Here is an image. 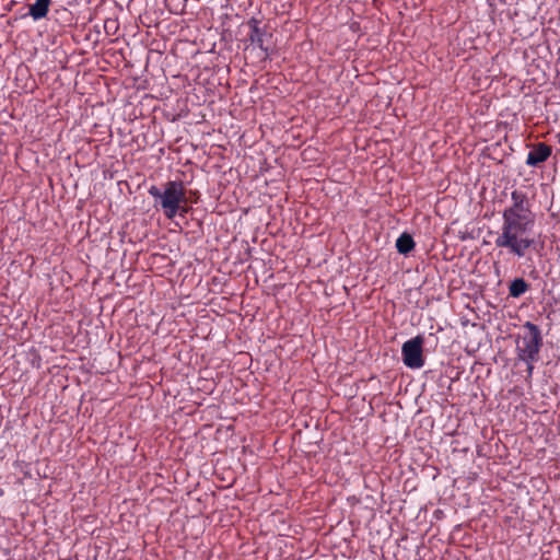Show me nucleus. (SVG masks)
Listing matches in <instances>:
<instances>
[{
  "label": "nucleus",
  "mask_w": 560,
  "mask_h": 560,
  "mask_svg": "<svg viewBox=\"0 0 560 560\" xmlns=\"http://www.w3.org/2000/svg\"><path fill=\"white\" fill-rule=\"evenodd\" d=\"M424 338L418 335L402 343L401 357L404 364L409 369H421L424 365L423 358Z\"/></svg>",
  "instance_id": "obj_4"
},
{
  "label": "nucleus",
  "mask_w": 560,
  "mask_h": 560,
  "mask_svg": "<svg viewBox=\"0 0 560 560\" xmlns=\"http://www.w3.org/2000/svg\"><path fill=\"white\" fill-rule=\"evenodd\" d=\"M189 211V207L187 206V203H180V210L178 212L179 215H185L186 213H188Z\"/></svg>",
  "instance_id": "obj_12"
},
{
  "label": "nucleus",
  "mask_w": 560,
  "mask_h": 560,
  "mask_svg": "<svg viewBox=\"0 0 560 560\" xmlns=\"http://www.w3.org/2000/svg\"><path fill=\"white\" fill-rule=\"evenodd\" d=\"M198 199H199V192L197 190H195V191L190 190L189 196H187V202L197 203Z\"/></svg>",
  "instance_id": "obj_11"
},
{
  "label": "nucleus",
  "mask_w": 560,
  "mask_h": 560,
  "mask_svg": "<svg viewBox=\"0 0 560 560\" xmlns=\"http://www.w3.org/2000/svg\"><path fill=\"white\" fill-rule=\"evenodd\" d=\"M108 24L114 25V24H115V22H114V21H109V22L107 21V22H105V30H107V28H108Z\"/></svg>",
  "instance_id": "obj_13"
},
{
  "label": "nucleus",
  "mask_w": 560,
  "mask_h": 560,
  "mask_svg": "<svg viewBox=\"0 0 560 560\" xmlns=\"http://www.w3.org/2000/svg\"><path fill=\"white\" fill-rule=\"evenodd\" d=\"M536 214L533 202L523 189L511 191L510 203L502 211V224L494 240L497 248H504L512 256L525 258L536 250L539 242L534 235Z\"/></svg>",
  "instance_id": "obj_1"
},
{
  "label": "nucleus",
  "mask_w": 560,
  "mask_h": 560,
  "mask_svg": "<svg viewBox=\"0 0 560 560\" xmlns=\"http://www.w3.org/2000/svg\"><path fill=\"white\" fill-rule=\"evenodd\" d=\"M248 26L250 30L248 34L249 42L264 52V58L269 57L273 51L272 34L266 27H260V21L255 18L248 21Z\"/></svg>",
  "instance_id": "obj_5"
},
{
  "label": "nucleus",
  "mask_w": 560,
  "mask_h": 560,
  "mask_svg": "<svg viewBox=\"0 0 560 560\" xmlns=\"http://www.w3.org/2000/svg\"><path fill=\"white\" fill-rule=\"evenodd\" d=\"M524 334L516 338V355L520 361H538L542 347V335L537 325L532 322L523 324Z\"/></svg>",
  "instance_id": "obj_3"
},
{
  "label": "nucleus",
  "mask_w": 560,
  "mask_h": 560,
  "mask_svg": "<svg viewBox=\"0 0 560 560\" xmlns=\"http://www.w3.org/2000/svg\"><path fill=\"white\" fill-rule=\"evenodd\" d=\"M552 154L551 145L545 142H538L532 145V150L526 158V165L537 167L546 162Z\"/></svg>",
  "instance_id": "obj_6"
},
{
  "label": "nucleus",
  "mask_w": 560,
  "mask_h": 560,
  "mask_svg": "<svg viewBox=\"0 0 560 560\" xmlns=\"http://www.w3.org/2000/svg\"><path fill=\"white\" fill-rule=\"evenodd\" d=\"M51 0H35L34 3L28 5V13L34 21H39L47 18Z\"/></svg>",
  "instance_id": "obj_7"
},
{
  "label": "nucleus",
  "mask_w": 560,
  "mask_h": 560,
  "mask_svg": "<svg viewBox=\"0 0 560 560\" xmlns=\"http://www.w3.org/2000/svg\"><path fill=\"white\" fill-rule=\"evenodd\" d=\"M529 290V284L523 278H516L509 285V295L511 298H520Z\"/></svg>",
  "instance_id": "obj_9"
},
{
  "label": "nucleus",
  "mask_w": 560,
  "mask_h": 560,
  "mask_svg": "<svg viewBox=\"0 0 560 560\" xmlns=\"http://www.w3.org/2000/svg\"><path fill=\"white\" fill-rule=\"evenodd\" d=\"M416 246L412 236L408 233H402L396 241V248L399 254L407 255Z\"/></svg>",
  "instance_id": "obj_8"
},
{
  "label": "nucleus",
  "mask_w": 560,
  "mask_h": 560,
  "mask_svg": "<svg viewBox=\"0 0 560 560\" xmlns=\"http://www.w3.org/2000/svg\"><path fill=\"white\" fill-rule=\"evenodd\" d=\"M148 191L155 201H159L164 215L170 220L178 214L180 203H187V191L182 180L167 182L163 191L154 185Z\"/></svg>",
  "instance_id": "obj_2"
},
{
  "label": "nucleus",
  "mask_w": 560,
  "mask_h": 560,
  "mask_svg": "<svg viewBox=\"0 0 560 560\" xmlns=\"http://www.w3.org/2000/svg\"><path fill=\"white\" fill-rule=\"evenodd\" d=\"M526 363V378L527 380H530L532 376H533V372H534V363L536 361H524Z\"/></svg>",
  "instance_id": "obj_10"
}]
</instances>
